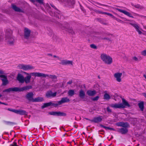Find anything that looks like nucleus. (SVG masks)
I'll list each match as a JSON object with an SVG mask.
<instances>
[{"label":"nucleus","instance_id":"obj_4","mask_svg":"<svg viewBox=\"0 0 146 146\" xmlns=\"http://www.w3.org/2000/svg\"><path fill=\"white\" fill-rule=\"evenodd\" d=\"M12 32L11 31L9 34H7L5 37V41L7 44L12 45L13 44L14 39L12 35Z\"/></svg>","mask_w":146,"mask_h":146},{"label":"nucleus","instance_id":"obj_21","mask_svg":"<svg viewBox=\"0 0 146 146\" xmlns=\"http://www.w3.org/2000/svg\"><path fill=\"white\" fill-rule=\"evenodd\" d=\"M118 132L121 133L122 134H124L128 132V129L126 128H121L118 129Z\"/></svg>","mask_w":146,"mask_h":146},{"label":"nucleus","instance_id":"obj_53","mask_svg":"<svg viewBox=\"0 0 146 146\" xmlns=\"http://www.w3.org/2000/svg\"><path fill=\"white\" fill-rule=\"evenodd\" d=\"M2 104H4L5 105H7V104L5 103H3V102H2Z\"/></svg>","mask_w":146,"mask_h":146},{"label":"nucleus","instance_id":"obj_10","mask_svg":"<svg viewBox=\"0 0 146 146\" xmlns=\"http://www.w3.org/2000/svg\"><path fill=\"white\" fill-rule=\"evenodd\" d=\"M122 75V73H121L117 72L114 74V76L117 82H120L121 81V77Z\"/></svg>","mask_w":146,"mask_h":146},{"label":"nucleus","instance_id":"obj_15","mask_svg":"<svg viewBox=\"0 0 146 146\" xmlns=\"http://www.w3.org/2000/svg\"><path fill=\"white\" fill-rule=\"evenodd\" d=\"M116 10L119 12L122 13L130 17L133 18V17L132 16L131 14L126 11L122 10L119 9H117Z\"/></svg>","mask_w":146,"mask_h":146},{"label":"nucleus","instance_id":"obj_11","mask_svg":"<svg viewBox=\"0 0 146 146\" xmlns=\"http://www.w3.org/2000/svg\"><path fill=\"white\" fill-rule=\"evenodd\" d=\"M49 114L50 115H57L60 116H66V114L65 113L60 112L52 111L49 112Z\"/></svg>","mask_w":146,"mask_h":146},{"label":"nucleus","instance_id":"obj_47","mask_svg":"<svg viewBox=\"0 0 146 146\" xmlns=\"http://www.w3.org/2000/svg\"><path fill=\"white\" fill-rule=\"evenodd\" d=\"M107 111L110 112H111V110L110 109V108L109 107H108L107 108Z\"/></svg>","mask_w":146,"mask_h":146},{"label":"nucleus","instance_id":"obj_20","mask_svg":"<svg viewBox=\"0 0 146 146\" xmlns=\"http://www.w3.org/2000/svg\"><path fill=\"white\" fill-rule=\"evenodd\" d=\"M102 119V117L101 116L96 117L91 120V121L95 123H98L101 122Z\"/></svg>","mask_w":146,"mask_h":146},{"label":"nucleus","instance_id":"obj_7","mask_svg":"<svg viewBox=\"0 0 146 146\" xmlns=\"http://www.w3.org/2000/svg\"><path fill=\"white\" fill-rule=\"evenodd\" d=\"M58 1L62 3L66 6H72L75 4V1L74 0H58Z\"/></svg>","mask_w":146,"mask_h":146},{"label":"nucleus","instance_id":"obj_18","mask_svg":"<svg viewBox=\"0 0 146 146\" xmlns=\"http://www.w3.org/2000/svg\"><path fill=\"white\" fill-rule=\"evenodd\" d=\"M70 101L69 99L67 97H64L62 98L61 100L58 101V103L60 105L62 104L69 102Z\"/></svg>","mask_w":146,"mask_h":146},{"label":"nucleus","instance_id":"obj_8","mask_svg":"<svg viewBox=\"0 0 146 146\" xmlns=\"http://www.w3.org/2000/svg\"><path fill=\"white\" fill-rule=\"evenodd\" d=\"M47 77H48L54 80H56L57 79V76L55 75H48L47 74H45L42 73H40L39 77H42L43 78H46ZM55 80V81H56Z\"/></svg>","mask_w":146,"mask_h":146},{"label":"nucleus","instance_id":"obj_36","mask_svg":"<svg viewBox=\"0 0 146 146\" xmlns=\"http://www.w3.org/2000/svg\"><path fill=\"white\" fill-rule=\"evenodd\" d=\"M50 106H51L50 102L48 103H44L43 105L42 106V108H44L46 107Z\"/></svg>","mask_w":146,"mask_h":146},{"label":"nucleus","instance_id":"obj_22","mask_svg":"<svg viewBox=\"0 0 146 146\" xmlns=\"http://www.w3.org/2000/svg\"><path fill=\"white\" fill-rule=\"evenodd\" d=\"M11 7L12 9L15 11L19 12H23V10L17 7L14 4H12L11 5Z\"/></svg>","mask_w":146,"mask_h":146},{"label":"nucleus","instance_id":"obj_16","mask_svg":"<svg viewBox=\"0 0 146 146\" xmlns=\"http://www.w3.org/2000/svg\"><path fill=\"white\" fill-rule=\"evenodd\" d=\"M110 106L111 107L115 108H120L124 107L123 105L122 104V103L112 104Z\"/></svg>","mask_w":146,"mask_h":146},{"label":"nucleus","instance_id":"obj_49","mask_svg":"<svg viewBox=\"0 0 146 146\" xmlns=\"http://www.w3.org/2000/svg\"><path fill=\"white\" fill-rule=\"evenodd\" d=\"M72 83V80H70L69 81H68L67 83V84H70Z\"/></svg>","mask_w":146,"mask_h":146},{"label":"nucleus","instance_id":"obj_9","mask_svg":"<svg viewBox=\"0 0 146 146\" xmlns=\"http://www.w3.org/2000/svg\"><path fill=\"white\" fill-rule=\"evenodd\" d=\"M0 77L2 78L1 79L2 81L1 84L2 86H5L9 83V81L6 76L3 75H0Z\"/></svg>","mask_w":146,"mask_h":146},{"label":"nucleus","instance_id":"obj_60","mask_svg":"<svg viewBox=\"0 0 146 146\" xmlns=\"http://www.w3.org/2000/svg\"><path fill=\"white\" fill-rule=\"evenodd\" d=\"M0 104H2V102H0Z\"/></svg>","mask_w":146,"mask_h":146},{"label":"nucleus","instance_id":"obj_54","mask_svg":"<svg viewBox=\"0 0 146 146\" xmlns=\"http://www.w3.org/2000/svg\"><path fill=\"white\" fill-rule=\"evenodd\" d=\"M47 55H48L49 56H52V54H47Z\"/></svg>","mask_w":146,"mask_h":146},{"label":"nucleus","instance_id":"obj_1","mask_svg":"<svg viewBox=\"0 0 146 146\" xmlns=\"http://www.w3.org/2000/svg\"><path fill=\"white\" fill-rule=\"evenodd\" d=\"M32 86L31 85L27 86H24L21 88L18 87L10 88L7 89L3 90V92H9L11 91L14 92H21L25 90H26L31 89L32 88Z\"/></svg>","mask_w":146,"mask_h":146},{"label":"nucleus","instance_id":"obj_13","mask_svg":"<svg viewBox=\"0 0 146 146\" xmlns=\"http://www.w3.org/2000/svg\"><path fill=\"white\" fill-rule=\"evenodd\" d=\"M56 92L53 93L52 91H50L47 92L46 96L48 98H53L56 96Z\"/></svg>","mask_w":146,"mask_h":146},{"label":"nucleus","instance_id":"obj_38","mask_svg":"<svg viewBox=\"0 0 146 146\" xmlns=\"http://www.w3.org/2000/svg\"><path fill=\"white\" fill-rule=\"evenodd\" d=\"M99 98V96H97L96 97L92 98V99L93 101H97L98 100Z\"/></svg>","mask_w":146,"mask_h":146},{"label":"nucleus","instance_id":"obj_24","mask_svg":"<svg viewBox=\"0 0 146 146\" xmlns=\"http://www.w3.org/2000/svg\"><path fill=\"white\" fill-rule=\"evenodd\" d=\"M23 73L26 74L27 75V76L29 75H32V76H34L35 77H39V74H40V73L39 72H33L30 73H27L26 72H24Z\"/></svg>","mask_w":146,"mask_h":146},{"label":"nucleus","instance_id":"obj_12","mask_svg":"<svg viewBox=\"0 0 146 146\" xmlns=\"http://www.w3.org/2000/svg\"><path fill=\"white\" fill-rule=\"evenodd\" d=\"M61 62L59 63L63 65H72L73 62L72 61L67 60H60Z\"/></svg>","mask_w":146,"mask_h":146},{"label":"nucleus","instance_id":"obj_48","mask_svg":"<svg viewBox=\"0 0 146 146\" xmlns=\"http://www.w3.org/2000/svg\"><path fill=\"white\" fill-rule=\"evenodd\" d=\"M133 59L135 61H137L138 59L137 57L135 56H134L133 58Z\"/></svg>","mask_w":146,"mask_h":146},{"label":"nucleus","instance_id":"obj_45","mask_svg":"<svg viewBox=\"0 0 146 146\" xmlns=\"http://www.w3.org/2000/svg\"><path fill=\"white\" fill-rule=\"evenodd\" d=\"M11 145L12 146H19L17 145V144L16 142H14L13 144Z\"/></svg>","mask_w":146,"mask_h":146},{"label":"nucleus","instance_id":"obj_35","mask_svg":"<svg viewBox=\"0 0 146 146\" xmlns=\"http://www.w3.org/2000/svg\"><path fill=\"white\" fill-rule=\"evenodd\" d=\"M4 122L5 124L9 125H12L15 124L14 123L10 121H4Z\"/></svg>","mask_w":146,"mask_h":146},{"label":"nucleus","instance_id":"obj_2","mask_svg":"<svg viewBox=\"0 0 146 146\" xmlns=\"http://www.w3.org/2000/svg\"><path fill=\"white\" fill-rule=\"evenodd\" d=\"M50 5L56 11L54 13H52V10L51 9V8L48 4H46V5H44L47 11L48 12L50 15L51 16H56L58 18H59V15H58L57 13L58 14H59L60 12V11L57 10L53 5L51 4Z\"/></svg>","mask_w":146,"mask_h":146},{"label":"nucleus","instance_id":"obj_37","mask_svg":"<svg viewBox=\"0 0 146 146\" xmlns=\"http://www.w3.org/2000/svg\"><path fill=\"white\" fill-rule=\"evenodd\" d=\"M104 97V99L106 100H109L110 98V95L107 93L105 94Z\"/></svg>","mask_w":146,"mask_h":146},{"label":"nucleus","instance_id":"obj_58","mask_svg":"<svg viewBox=\"0 0 146 146\" xmlns=\"http://www.w3.org/2000/svg\"><path fill=\"white\" fill-rule=\"evenodd\" d=\"M143 28L144 29H146V26H143Z\"/></svg>","mask_w":146,"mask_h":146},{"label":"nucleus","instance_id":"obj_42","mask_svg":"<svg viewBox=\"0 0 146 146\" xmlns=\"http://www.w3.org/2000/svg\"><path fill=\"white\" fill-rule=\"evenodd\" d=\"M90 46L91 48L94 49H96L97 48L96 46L94 44H91Z\"/></svg>","mask_w":146,"mask_h":146},{"label":"nucleus","instance_id":"obj_41","mask_svg":"<svg viewBox=\"0 0 146 146\" xmlns=\"http://www.w3.org/2000/svg\"><path fill=\"white\" fill-rule=\"evenodd\" d=\"M141 54L145 56H146V50H144L141 52Z\"/></svg>","mask_w":146,"mask_h":146},{"label":"nucleus","instance_id":"obj_5","mask_svg":"<svg viewBox=\"0 0 146 146\" xmlns=\"http://www.w3.org/2000/svg\"><path fill=\"white\" fill-rule=\"evenodd\" d=\"M17 67L19 69H21L27 71L34 69L35 67L29 65H26L23 64H19Z\"/></svg>","mask_w":146,"mask_h":146},{"label":"nucleus","instance_id":"obj_17","mask_svg":"<svg viewBox=\"0 0 146 146\" xmlns=\"http://www.w3.org/2000/svg\"><path fill=\"white\" fill-rule=\"evenodd\" d=\"M117 125L119 126H121L123 128H127L129 126V125L127 122H119L117 123Z\"/></svg>","mask_w":146,"mask_h":146},{"label":"nucleus","instance_id":"obj_57","mask_svg":"<svg viewBox=\"0 0 146 146\" xmlns=\"http://www.w3.org/2000/svg\"><path fill=\"white\" fill-rule=\"evenodd\" d=\"M144 77L146 79V75H144Z\"/></svg>","mask_w":146,"mask_h":146},{"label":"nucleus","instance_id":"obj_46","mask_svg":"<svg viewBox=\"0 0 146 146\" xmlns=\"http://www.w3.org/2000/svg\"><path fill=\"white\" fill-rule=\"evenodd\" d=\"M116 20L119 23H123V21L121 20H120L119 19H117Z\"/></svg>","mask_w":146,"mask_h":146},{"label":"nucleus","instance_id":"obj_34","mask_svg":"<svg viewBox=\"0 0 146 146\" xmlns=\"http://www.w3.org/2000/svg\"><path fill=\"white\" fill-rule=\"evenodd\" d=\"M100 126L102 127L105 129L106 130H107L108 129H109V130H113V131L115 130V129L113 128L110 127H107L105 126H104L102 125H100Z\"/></svg>","mask_w":146,"mask_h":146},{"label":"nucleus","instance_id":"obj_19","mask_svg":"<svg viewBox=\"0 0 146 146\" xmlns=\"http://www.w3.org/2000/svg\"><path fill=\"white\" fill-rule=\"evenodd\" d=\"M33 92H29L28 93L26 96V98L29 101L33 102L34 98L33 97Z\"/></svg>","mask_w":146,"mask_h":146},{"label":"nucleus","instance_id":"obj_59","mask_svg":"<svg viewBox=\"0 0 146 146\" xmlns=\"http://www.w3.org/2000/svg\"><path fill=\"white\" fill-rule=\"evenodd\" d=\"M2 96V95L1 94H0V98Z\"/></svg>","mask_w":146,"mask_h":146},{"label":"nucleus","instance_id":"obj_40","mask_svg":"<svg viewBox=\"0 0 146 146\" xmlns=\"http://www.w3.org/2000/svg\"><path fill=\"white\" fill-rule=\"evenodd\" d=\"M102 13L108 15H109L110 17H113V15L110 13H106V12H103Z\"/></svg>","mask_w":146,"mask_h":146},{"label":"nucleus","instance_id":"obj_51","mask_svg":"<svg viewBox=\"0 0 146 146\" xmlns=\"http://www.w3.org/2000/svg\"><path fill=\"white\" fill-rule=\"evenodd\" d=\"M53 57L54 58H57L59 60H60V59L58 56H57L56 55H54Z\"/></svg>","mask_w":146,"mask_h":146},{"label":"nucleus","instance_id":"obj_28","mask_svg":"<svg viewBox=\"0 0 146 146\" xmlns=\"http://www.w3.org/2000/svg\"><path fill=\"white\" fill-rule=\"evenodd\" d=\"M43 98L41 97H38L34 99L33 102H40L43 100Z\"/></svg>","mask_w":146,"mask_h":146},{"label":"nucleus","instance_id":"obj_27","mask_svg":"<svg viewBox=\"0 0 146 146\" xmlns=\"http://www.w3.org/2000/svg\"><path fill=\"white\" fill-rule=\"evenodd\" d=\"M131 25L136 29V31L140 35L142 33V32L139 30V27L138 25L135 24H131Z\"/></svg>","mask_w":146,"mask_h":146},{"label":"nucleus","instance_id":"obj_39","mask_svg":"<svg viewBox=\"0 0 146 146\" xmlns=\"http://www.w3.org/2000/svg\"><path fill=\"white\" fill-rule=\"evenodd\" d=\"M68 30L69 33H70L72 34L74 33V32L72 28H69L68 29Z\"/></svg>","mask_w":146,"mask_h":146},{"label":"nucleus","instance_id":"obj_3","mask_svg":"<svg viewBox=\"0 0 146 146\" xmlns=\"http://www.w3.org/2000/svg\"><path fill=\"white\" fill-rule=\"evenodd\" d=\"M100 57L102 61L106 64H110L112 62V58L110 56L105 53H102L100 54Z\"/></svg>","mask_w":146,"mask_h":146},{"label":"nucleus","instance_id":"obj_23","mask_svg":"<svg viewBox=\"0 0 146 146\" xmlns=\"http://www.w3.org/2000/svg\"><path fill=\"white\" fill-rule=\"evenodd\" d=\"M17 79L21 83H23L24 82V78L21 74H19L17 77Z\"/></svg>","mask_w":146,"mask_h":146},{"label":"nucleus","instance_id":"obj_33","mask_svg":"<svg viewBox=\"0 0 146 146\" xmlns=\"http://www.w3.org/2000/svg\"><path fill=\"white\" fill-rule=\"evenodd\" d=\"M75 94L74 91L73 90H69L68 92V94L69 96H72Z\"/></svg>","mask_w":146,"mask_h":146},{"label":"nucleus","instance_id":"obj_26","mask_svg":"<svg viewBox=\"0 0 146 146\" xmlns=\"http://www.w3.org/2000/svg\"><path fill=\"white\" fill-rule=\"evenodd\" d=\"M122 104L123 105L124 107L122 108H125L126 106H127L128 107H129L130 106V105L129 104L128 102L126 101L125 99L123 98H122Z\"/></svg>","mask_w":146,"mask_h":146},{"label":"nucleus","instance_id":"obj_14","mask_svg":"<svg viewBox=\"0 0 146 146\" xmlns=\"http://www.w3.org/2000/svg\"><path fill=\"white\" fill-rule=\"evenodd\" d=\"M31 31L27 28H25L24 29V38L27 39L30 36Z\"/></svg>","mask_w":146,"mask_h":146},{"label":"nucleus","instance_id":"obj_44","mask_svg":"<svg viewBox=\"0 0 146 146\" xmlns=\"http://www.w3.org/2000/svg\"><path fill=\"white\" fill-rule=\"evenodd\" d=\"M36 1L40 4H43V0H36Z\"/></svg>","mask_w":146,"mask_h":146},{"label":"nucleus","instance_id":"obj_50","mask_svg":"<svg viewBox=\"0 0 146 146\" xmlns=\"http://www.w3.org/2000/svg\"><path fill=\"white\" fill-rule=\"evenodd\" d=\"M0 74H4V72L2 70H0Z\"/></svg>","mask_w":146,"mask_h":146},{"label":"nucleus","instance_id":"obj_30","mask_svg":"<svg viewBox=\"0 0 146 146\" xmlns=\"http://www.w3.org/2000/svg\"><path fill=\"white\" fill-rule=\"evenodd\" d=\"M79 96L82 99L84 98L85 93L84 91L82 90H81L79 91Z\"/></svg>","mask_w":146,"mask_h":146},{"label":"nucleus","instance_id":"obj_25","mask_svg":"<svg viewBox=\"0 0 146 146\" xmlns=\"http://www.w3.org/2000/svg\"><path fill=\"white\" fill-rule=\"evenodd\" d=\"M96 93L95 90H88L86 92V94L89 96H93L95 95Z\"/></svg>","mask_w":146,"mask_h":146},{"label":"nucleus","instance_id":"obj_56","mask_svg":"<svg viewBox=\"0 0 146 146\" xmlns=\"http://www.w3.org/2000/svg\"><path fill=\"white\" fill-rule=\"evenodd\" d=\"M31 1L33 3H34L35 2V1H34L33 0H32Z\"/></svg>","mask_w":146,"mask_h":146},{"label":"nucleus","instance_id":"obj_31","mask_svg":"<svg viewBox=\"0 0 146 146\" xmlns=\"http://www.w3.org/2000/svg\"><path fill=\"white\" fill-rule=\"evenodd\" d=\"M51 106H53L55 107H57L58 106L60 105L59 104L58 101L50 102Z\"/></svg>","mask_w":146,"mask_h":146},{"label":"nucleus","instance_id":"obj_29","mask_svg":"<svg viewBox=\"0 0 146 146\" xmlns=\"http://www.w3.org/2000/svg\"><path fill=\"white\" fill-rule=\"evenodd\" d=\"M32 75L27 76L24 78V82L26 83L27 84L30 82V80Z\"/></svg>","mask_w":146,"mask_h":146},{"label":"nucleus","instance_id":"obj_32","mask_svg":"<svg viewBox=\"0 0 146 146\" xmlns=\"http://www.w3.org/2000/svg\"><path fill=\"white\" fill-rule=\"evenodd\" d=\"M138 106L140 108V110L143 111L144 109V103L143 102H141L138 104Z\"/></svg>","mask_w":146,"mask_h":146},{"label":"nucleus","instance_id":"obj_55","mask_svg":"<svg viewBox=\"0 0 146 146\" xmlns=\"http://www.w3.org/2000/svg\"><path fill=\"white\" fill-rule=\"evenodd\" d=\"M144 96L146 98V94H144Z\"/></svg>","mask_w":146,"mask_h":146},{"label":"nucleus","instance_id":"obj_52","mask_svg":"<svg viewBox=\"0 0 146 146\" xmlns=\"http://www.w3.org/2000/svg\"><path fill=\"white\" fill-rule=\"evenodd\" d=\"M2 36L0 35V41H2Z\"/></svg>","mask_w":146,"mask_h":146},{"label":"nucleus","instance_id":"obj_6","mask_svg":"<svg viewBox=\"0 0 146 146\" xmlns=\"http://www.w3.org/2000/svg\"><path fill=\"white\" fill-rule=\"evenodd\" d=\"M7 110L9 111L13 112L17 114L20 115H27V113L25 110H15L12 108H9Z\"/></svg>","mask_w":146,"mask_h":146},{"label":"nucleus","instance_id":"obj_43","mask_svg":"<svg viewBox=\"0 0 146 146\" xmlns=\"http://www.w3.org/2000/svg\"><path fill=\"white\" fill-rule=\"evenodd\" d=\"M134 7L137 8H141V7L139 5L137 4L135 5Z\"/></svg>","mask_w":146,"mask_h":146}]
</instances>
